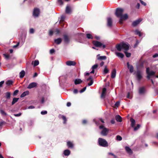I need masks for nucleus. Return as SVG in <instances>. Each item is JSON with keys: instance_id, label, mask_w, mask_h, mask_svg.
Wrapping results in <instances>:
<instances>
[{"instance_id": "obj_1", "label": "nucleus", "mask_w": 158, "mask_h": 158, "mask_svg": "<svg viewBox=\"0 0 158 158\" xmlns=\"http://www.w3.org/2000/svg\"><path fill=\"white\" fill-rule=\"evenodd\" d=\"M124 11L123 9L121 8H117L116 10L115 14L116 16L120 18L119 22L120 24L123 23L124 21L127 19L128 18V16L127 14H123Z\"/></svg>"}, {"instance_id": "obj_2", "label": "nucleus", "mask_w": 158, "mask_h": 158, "mask_svg": "<svg viewBox=\"0 0 158 158\" xmlns=\"http://www.w3.org/2000/svg\"><path fill=\"white\" fill-rule=\"evenodd\" d=\"M115 48L117 50L120 51L122 49L127 51L129 49V45L128 44L124 43L123 42L117 44L116 45Z\"/></svg>"}, {"instance_id": "obj_3", "label": "nucleus", "mask_w": 158, "mask_h": 158, "mask_svg": "<svg viewBox=\"0 0 158 158\" xmlns=\"http://www.w3.org/2000/svg\"><path fill=\"white\" fill-rule=\"evenodd\" d=\"M98 145L101 147H106L108 146V142L106 139L99 138L98 140Z\"/></svg>"}, {"instance_id": "obj_4", "label": "nucleus", "mask_w": 158, "mask_h": 158, "mask_svg": "<svg viewBox=\"0 0 158 158\" xmlns=\"http://www.w3.org/2000/svg\"><path fill=\"white\" fill-rule=\"evenodd\" d=\"M92 43L96 47L102 48H104L106 47L105 45L103 44L102 43L98 41L93 40L92 41Z\"/></svg>"}, {"instance_id": "obj_5", "label": "nucleus", "mask_w": 158, "mask_h": 158, "mask_svg": "<svg viewBox=\"0 0 158 158\" xmlns=\"http://www.w3.org/2000/svg\"><path fill=\"white\" fill-rule=\"evenodd\" d=\"M146 72L147 74V78L148 79H150L151 76H155V72L152 71L150 72V69L149 67H147L146 68Z\"/></svg>"}, {"instance_id": "obj_6", "label": "nucleus", "mask_w": 158, "mask_h": 158, "mask_svg": "<svg viewBox=\"0 0 158 158\" xmlns=\"http://www.w3.org/2000/svg\"><path fill=\"white\" fill-rule=\"evenodd\" d=\"M65 18V17L64 15H61L59 21V23L60 24L59 26L63 28H65L66 27V25L64 23Z\"/></svg>"}, {"instance_id": "obj_7", "label": "nucleus", "mask_w": 158, "mask_h": 158, "mask_svg": "<svg viewBox=\"0 0 158 158\" xmlns=\"http://www.w3.org/2000/svg\"><path fill=\"white\" fill-rule=\"evenodd\" d=\"M136 75V78L138 81H140L142 78V76L141 75V72L139 70H137Z\"/></svg>"}, {"instance_id": "obj_8", "label": "nucleus", "mask_w": 158, "mask_h": 158, "mask_svg": "<svg viewBox=\"0 0 158 158\" xmlns=\"http://www.w3.org/2000/svg\"><path fill=\"white\" fill-rule=\"evenodd\" d=\"M109 130L108 129L104 128L101 131V134L103 136H106L109 132Z\"/></svg>"}, {"instance_id": "obj_9", "label": "nucleus", "mask_w": 158, "mask_h": 158, "mask_svg": "<svg viewBox=\"0 0 158 158\" xmlns=\"http://www.w3.org/2000/svg\"><path fill=\"white\" fill-rule=\"evenodd\" d=\"M40 14V10L38 9H34L33 12V16L35 17H36L38 16Z\"/></svg>"}, {"instance_id": "obj_10", "label": "nucleus", "mask_w": 158, "mask_h": 158, "mask_svg": "<svg viewBox=\"0 0 158 158\" xmlns=\"http://www.w3.org/2000/svg\"><path fill=\"white\" fill-rule=\"evenodd\" d=\"M146 91L145 88L144 87H142L139 89V92L140 94H144Z\"/></svg>"}, {"instance_id": "obj_11", "label": "nucleus", "mask_w": 158, "mask_h": 158, "mask_svg": "<svg viewBox=\"0 0 158 158\" xmlns=\"http://www.w3.org/2000/svg\"><path fill=\"white\" fill-rule=\"evenodd\" d=\"M37 84L35 82H32L27 87V88L31 89L34 87H36Z\"/></svg>"}, {"instance_id": "obj_12", "label": "nucleus", "mask_w": 158, "mask_h": 158, "mask_svg": "<svg viewBox=\"0 0 158 158\" xmlns=\"http://www.w3.org/2000/svg\"><path fill=\"white\" fill-rule=\"evenodd\" d=\"M66 64L68 66H74L76 64V63L74 61L69 60L66 62Z\"/></svg>"}, {"instance_id": "obj_13", "label": "nucleus", "mask_w": 158, "mask_h": 158, "mask_svg": "<svg viewBox=\"0 0 158 158\" xmlns=\"http://www.w3.org/2000/svg\"><path fill=\"white\" fill-rule=\"evenodd\" d=\"M127 65L128 69H129L130 72L131 73H132L134 71L133 66L132 65L129 64L128 62L127 63Z\"/></svg>"}, {"instance_id": "obj_14", "label": "nucleus", "mask_w": 158, "mask_h": 158, "mask_svg": "<svg viewBox=\"0 0 158 158\" xmlns=\"http://www.w3.org/2000/svg\"><path fill=\"white\" fill-rule=\"evenodd\" d=\"M100 54H98L97 56V58L98 60H105L106 59V56H100Z\"/></svg>"}, {"instance_id": "obj_15", "label": "nucleus", "mask_w": 158, "mask_h": 158, "mask_svg": "<svg viewBox=\"0 0 158 158\" xmlns=\"http://www.w3.org/2000/svg\"><path fill=\"white\" fill-rule=\"evenodd\" d=\"M67 145L69 148H73L74 147L73 143L70 141H68L67 142Z\"/></svg>"}, {"instance_id": "obj_16", "label": "nucleus", "mask_w": 158, "mask_h": 158, "mask_svg": "<svg viewBox=\"0 0 158 158\" xmlns=\"http://www.w3.org/2000/svg\"><path fill=\"white\" fill-rule=\"evenodd\" d=\"M142 21L141 19H139L133 22L132 23V25L133 26H136L138 24Z\"/></svg>"}, {"instance_id": "obj_17", "label": "nucleus", "mask_w": 158, "mask_h": 158, "mask_svg": "<svg viewBox=\"0 0 158 158\" xmlns=\"http://www.w3.org/2000/svg\"><path fill=\"white\" fill-rule=\"evenodd\" d=\"M89 80H90V82L89 83H88V85L89 86H91L93 83V81L92 76H90L89 78L86 80L87 81H88Z\"/></svg>"}, {"instance_id": "obj_18", "label": "nucleus", "mask_w": 158, "mask_h": 158, "mask_svg": "<svg viewBox=\"0 0 158 158\" xmlns=\"http://www.w3.org/2000/svg\"><path fill=\"white\" fill-rule=\"evenodd\" d=\"M125 149L127 152L130 155H131L133 153L131 149L128 147L126 146L125 147Z\"/></svg>"}, {"instance_id": "obj_19", "label": "nucleus", "mask_w": 158, "mask_h": 158, "mask_svg": "<svg viewBox=\"0 0 158 158\" xmlns=\"http://www.w3.org/2000/svg\"><path fill=\"white\" fill-rule=\"evenodd\" d=\"M65 43H68L69 41V39L68 35L66 34L63 35Z\"/></svg>"}, {"instance_id": "obj_20", "label": "nucleus", "mask_w": 158, "mask_h": 158, "mask_svg": "<svg viewBox=\"0 0 158 158\" xmlns=\"http://www.w3.org/2000/svg\"><path fill=\"white\" fill-rule=\"evenodd\" d=\"M116 69H114L112 72L111 74V78H114L116 76Z\"/></svg>"}, {"instance_id": "obj_21", "label": "nucleus", "mask_w": 158, "mask_h": 158, "mask_svg": "<svg viewBox=\"0 0 158 158\" xmlns=\"http://www.w3.org/2000/svg\"><path fill=\"white\" fill-rule=\"evenodd\" d=\"M107 25L108 26L110 27L112 26V19L110 18H108L107 19Z\"/></svg>"}, {"instance_id": "obj_22", "label": "nucleus", "mask_w": 158, "mask_h": 158, "mask_svg": "<svg viewBox=\"0 0 158 158\" xmlns=\"http://www.w3.org/2000/svg\"><path fill=\"white\" fill-rule=\"evenodd\" d=\"M106 89L105 88L103 89L101 96L102 98H105L106 94Z\"/></svg>"}, {"instance_id": "obj_23", "label": "nucleus", "mask_w": 158, "mask_h": 158, "mask_svg": "<svg viewBox=\"0 0 158 158\" xmlns=\"http://www.w3.org/2000/svg\"><path fill=\"white\" fill-rule=\"evenodd\" d=\"M11 96V93L9 92H7L5 93V97L6 98L9 99L10 98Z\"/></svg>"}, {"instance_id": "obj_24", "label": "nucleus", "mask_w": 158, "mask_h": 158, "mask_svg": "<svg viewBox=\"0 0 158 158\" xmlns=\"http://www.w3.org/2000/svg\"><path fill=\"white\" fill-rule=\"evenodd\" d=\"M82 82V81L80 79H76L74 81L75 85H77L81 84Z\"/></svg>"}, {"instance_id": "obj_25", "label": "nucleus", "mask_w": 158, "mask_h": 158, "mask_svg": "<svg viewBox=\"0 0 158 158\" xmlns=\"http://www.w3.org/2000/svg\"><path fill=\"white\" fill-rule=\"evenodd\" d=\"M115 118L117 122H121L122 121V117L119 115H116Z\"/></svg>"}, {"instance_id": "obj_26", "label": "nucleus", "mask_w": 158, "mask_h": 158, "mask_svg": "<svg viewBox=\"0 0 158 158\" xmlns=\"http://www.w3.org/2000/svg\"><path fill=\"white\" fill-rule=\"evenodd\" d=\"M29 92L28 91H26L23 92L20 95L21 98H23L29 94Z\"/></svg>"}, {"instance_id": "obj_27", "label": "nucleus", "mask_w": 158, "mask_h": 158, "mask_svg": "<svg viewBox=\"0 0 158 158\" xmlns=\"http://www.w3.org/2000/svg\"><path fill=\"white\" fill-rule=\"evenodd\" d=\"M64 154L65 156H68L70 154V151L68 149H66L64 151Z\"/></svg>"}, {"instance_id": "obj_28", "label": "nucleus", "mask_w": 158, "mask_h": 158, "mask_svg": "<svg viewBox=\"0 0 158 158\" xmlns=\"http://www.w3.org/2000/svg\"><path fill=\"white\" fill-rule=\"evenodd\" d=\"M62 42V39L60 38H58L54 40V42L57 44H59Z\"/></svg>"}, {"instance_id": "obj_29", "label": "nucleus", "mask_w": 158, "mask_h": 158, "mask_svg": "<svg viewBox=\"0 0 158 158\" xmlns=\"http://www.w3.org/2000/svg\"><path fill=\"white\" fill-rule=\"evenodd\" d=\"M130 121L131 122V127H134L135 123V120L132 118H131L130 119Z\"/></svg>"}, {"instance_id": "obj_30", "label": "nucleus", "mask_w": 158, "mask_h": 158, "mask_svg": "<svg viewBox=\"0 0 158 158\" xmlns=\"http://www.w3.org/2000/svg\"><path fill=\"white\" fill-rule=\"evenodd\" d=\"M65 11L67 14H70L71 12V8L69 6H67L66 8Z\"/></svg>"}, {"instance_id": "obj_31", "label": "nucleus", "mask_w": 158, "mask_h": 158, "mask_svg": "<svg viewBox=\"0 0 158 158\" xmlns=\"http://www.w3.org/2000/svg\"><path fill=\"white\" fill-rule=\"evenodd\" d=\"M25 72L24 70H23L19 73V77L20 78H23L25 76Z\"/></svg>"}, {"instance_id": "obj_32", "label": "nucleus", "mask_w": 158, "mask_h": 158, "mask_svg": "<svg viewBox=\"0 0 158 158\" xmlns=\"http://www.w3.org/2000/svg\"><path fill=\"white\" fill-rule=\"evenodd\" d=\"M19 99V98H14L11 102L12 105H14L16 102H17Z\"/></svg>"}, {"instance_id": "obj_33", "label": "nucleus", "mask_w": 158, "mask_h": 158, "mask_svg": "<svg viewBox=\"0 0 158 158\" xmlns=\"http://www.w3.org/2000/svg\"><path fill=\"white\" fill-rule=\"evenodd\" d=\"M134 32L135 34L138 35L139 36H141L142 35V33L139 30H135Z\"/></svg>"}, {"instance_id": "obj_34", "label": "nucleus", "mask_w": 158, "mask_h": 158, "mask_svg": "<svg viewBox=\"0 0 158 158\" xmlns=\"http://www.w3.org/2000/svg\"><path fill=\"white\" fill-rule=\"evenodd\" d=\"M13 83V82L11 80H8L6 82V85L8 86H10L12 85Z\"/></svg>"}, {"instance_id": "obj_35", "label": "nucleus", "mask_w": 158, "mask_h": 158, "mask_svg": "<svg viewBox=\"0 0 158 158\" xmlns=\"http://www.w3.org/2000/svg\"><path fill=\"white\" fill-rule=\"evenodd\" d=\"M116 54L117 56L121 58H123L124 56V55L123 53H121L117 52L116 53Z\"/></svg>"}, {"instance_id": "obj_36", "label": "nucleus", "mask_w": 158, "mask_h": 158, "mask_svg": "<svg viewBox=\"0 0 158 158\" xmlns=\"http://www.w3.org/2000/svg\"><path fill=\"white\" fill-rule=\"evenodd\" d=\"M109 70L107 68L106 66H105L103 70L104 73L105 74H107L109 72Z\"/></svg>"}, {"instance_id": "obj_37", "label": "nucleus", "mask_w": 158, "mask_h": 158, "mask_svg": "<svg viewBox=\"0 0 158 158\" xmlns=\"http://www.w3.org/2000/svg\"><path fill=\"white\" fill-rule=\"evenodd\" d=\"M86 37L87 38L89 39H93V36L91 34L89 33H88L86 35Z\"/></svg>"}, {"instance_id": "obj_38", "label": "nucleus", "mask_w": 158, "mask_h": 158, "mask_svg": "<svg viewBox=\"0 0 158 158\" xmlns=\"http://www.w3.org/2000/svg\"><path fill=\"white\" fill-rule=\"evenodd\" d=\"M61 118L63 120H64V123H66L67 121V119L65 116L62 115L61 116Z\"/></svg>"}, {"instance_id": "obj_39", "label": "nucleus", "mask_w": 158, "mask_h": 158, "mask_svg": "<svg viewBox=\"0 0 158 158\" xmlns=\"http://www.w3.org/2000/svg\"><path fill=\"white\" fill-rule=\"evenodd\" d=\"M0 112L2 115H4L5 116L7 115V114L3 110H0Z\"/></svg>"}, {"instance_id": "obj_40", "label": "nucleus", "mask_w": 158, "mask_h": 158, "mask_svg": "<svg viewBox=\"0 0 158 158\" xmlns=\"http://www.w3.org/2000/svg\"><path fill=\"white\" fill-rule=\"evenodd\" d=\"M39 64V61L38 60H35L34 63V66H36Z\"/></svg>"}, {"instance_id": "obj_41", "label": "nucleus", "mask_w": 158, "mask_h": 158, "mask_svg": "<svg viewBox=\"0 0 158 158\" xmlns=\"http://www.w3.org/2000/svg\"><path fill=\"white\" fill-rule=\"evenodd\" d=\"M4 56L6 59H8L10 58V55L9 54H3Z\"/></svg>"}, {"instance_id": "obj_42", "label": "nucleus", "mask_w": 158, "mask_h": 158, "mask_svg": "<svg viewBox=\"0 0 158 158\" xmlns=\"http://www.w3.org/2000/svg\"><path fill=\"white\" fill-rule=\"evenodd\" d=\"M140 126V125L139 124H138L136 127H134V131H136L138 130Z\"/></svg>"}, {"instance_id": "obj_43", "label": "nucleus", "mask_w": 158, "mask_h": 158, "mask_svg": "<svg viewBox=\"0 0 158 158\" xmlns=\"http://www.w3.org/2000/svg\"><path fill=\"white\" fill-rule=\"evenodd\" d=\"M125 54L126 56L127 57H130L131 56V53L129 52H125Z\"/></svg>"}, {"instance_id": "obj_44", "label": "nucleus", "mask_w": 158, "mask_h": 158, "mask_svg": "<svg viewBox=\"0 0 158 158\" xmlns=\"http://www.w3.org/2000/svg\"><path fill=\"white\" fill-rule=\"evenodd\" d=\"M19 92V90H15L13 92V95L14 96H15L17 95V94Z\"/></svg>"}, {"instance_id": "obj_45", "label": "nucleus", "mask_w": 158, "mask_h": 158, "mask_svg": "<svg viewBox=\"0 0 158 158\" xmlns=\"http://www.w3.org/2000/svg\"><path fill=\"white\" fill-rule=\"evenodd\" d=\"M60 33V30H54V34L58 35Z\"/></svg>"}, {"instance_id": "obj_46", "label": "nucleus", "mask_w": 158, "mask_h": 158, "mask_svg": "<svg viewBox=\"0 0 158 158\" xmlns=\"http://www.w3.org/2000/svg\"><path fill=\"white\" fill-rule=\"evenodd\" d=\"M143 62H141L140 63L139 65V67L140 68H143Z\"/></svg>"}, {"instance_id": "obj_47", "label": "nucleus", "mask_w": 158, "mask_h": 158, "mask_svg": "<svg viewBox=\"0 0 158 158\" xmlns=\"http://www.w3.org/2000/svg\"><path fill=\"white\" fill-rule=\"evenodd\" d=\"M117 140L119 141H121L122 140V137L119 135L116 136Z\"/></svg>"}, {"instance_id": "obj_48", "label": "nucleus", "mask_w": 158, "mask_h": 158, "mask_svg": "<svg viewBox=\"0 0 158 158\" xmlns=\"http://www.w3.org/2000/svg\"><path fill=\"white\" fill-rule=\"evenodd\" d=\"M98 66V64H96L94 65L92 68V69H95L97 68V67Z\"/></svg>"}, {"instance_id": "obj_49", "label": "nucleus", "mask_w": 158, "mask_h": 158, "mask_svg": "<svg viewBox=\"0 0 158 158\" xmlns=\"http://www.w3.org/2000/svg\"><path fill=\"white\" fill-rule=\"evenodd\" d=\"M57 2L60 5H62L63 4L62 0H57Z\"/></svg>"}, {"instance_id": "obj_50", "label": "nucleus", "mask_w": 158, "mask_h": 158, "mask_svg": "<svg viewBox=\"0 0 158 158\" xmlns=\"http://www.w3.org/2000/svg\"><path fill=\"white\" fill-rule=\"evenodd\" d=\"M139 43V41L138 40H136V42L135 44L134 45V47L136 48V47H137Z\"/></svg>"}, {"instance_id": "obj_51", "label": "nucleus", "mask_w": 158, "mask_h": 158, "mask_svg": "<svg viewBox=\"0 0 158 158\" xmlns=\"http://www.w3.org/2000/svg\"><path fill=\"white\" fill-rule=\"evenodd\" d=\"M54 30H50L49 34L50 36H52L54 34Z\"/></svg>"}, {"instance_id": "obj_52", "label": "nucleus", "mask_w": 158, "mask_h": 158, "mask_svg": "<svg viewBox=\"0 0 158 158\" xmlns=\"http://www.w3.org/2000/svg\"><path fill=\"white\" fill-rule=\"evenodd\" d=\"M86 89V87H85L84 88H83L81 90H80V93H82Z\"/></svg>"}, {"instance_id": "obj_53", "label": "nucleus", "mask_w": 158, "mask_h": 158, "mask_svg": "<svg viewBox=\"0 0 158 158\" xmlns=\"http://www.w3.org/2000/svg\"><path fill=\"white\" fill-rule=\"evenodd\" d=\"M108 154L109 155H111V156H114V158H117V156H116L114 155L113 153L111 152H109L108 153Z\"/></svg>"}, {"instance_id": "obj_54", "label": "nucleus", "mask_w": 158, "mask_h": 158, "mask_svg": "<svg viewBox=\"0 0 158 158\" xmlns=\"http://www.w3.org/2000/svg\"><path fill=\"white\" fill-rule=\"evenodd\" d=\"M139 0L141 4H142V5H144V6L146 5V3L144 2L143 1H142V0Z\"/></svg>"}, {"instance_id": "obj_55", "label": "nucleus", "mask_w": 158, "mask_h": 158, "mask_svg": "<svg viewBox=\"0 0 158 158\" xmlns=\"http://www.w3.org/2000/svg\"><path fill=\"white\" fill-rule=\"evenodd\" d=\"M55 52V51L54 49H51L50 51V53L51 54H52L54 53Z\"/></svg>"}, {"instance_id": "obj_56", "label": "nucleus", "mask_w": 158, "mask_h": 158, "mask_svg": "<svg viewBox=\"0 0 158 158\" xmlns=\"http://www.w3.org/2000/svg\"><path fill=\"white\" fill-rule=\"evenodd\" d=\"M19 42L17 43V44L16 45H14L13 46V48H16L17 47L19 46Z\"/></svg>"}, {"instance_id": "obj_57", "label": "nucleus", "mask_w": 158, "mask_h": 158, "mask_svg": "<svg viewBox=\"0 0 158 158\" xmlns=\"http://www.w3.org/2000/svg\"><path fill=\"white\" fill-rule=\"evenodd\" d=\"M120 103L119 102L117 101L115 104V106L116 107H118Z\"/></svg>"}, {"instance_id": "obj_58", "label": "nucleus", "mask_w": 158, "mask_h": 158, "mask_svg": "<svg viewBox=\"0 0 158 158\" xmlns=\"http://www.w3.org/2000/svg\"><path fill=\"white\" fill-rule=\"evenodd\" d=\"M47 113V111H42L41 112V114L43 115L46 114Z\"/></svg>"}, {"instance_id": "obj_59", "label": "nucleus", "mask_w": 158, "mask_h": 158, "mask_svg": "<svg viewBox=\"0 0 158 158\" xmlns=\"http://www.w3.org/2000/svg\"><path fill=\"white\" fill-rule=\"evenodd\" d=\"M4 81H2L0 82V87H2V86L3 84L4 83Z\"/></svg>"}, {"instance_id": "obj_60", "label": "nucleus", "mask_w": 158, "mask_h": 158, "mask_svg": "<svg viewBox=\"0 0 158 158\" xmlns=\"http://www.w3.org/2000/svg\"><path fill=\"white\" fill-rule=\"evenodd\" d=\"M78 92V91L77 89H74L73 92L75 94H77Z\"/></svg>"}, {"instance_id": "obj_61", "label": "nucleus", "mask_w": 158, "mask_h": 158, "mask_svg": "<svg viewBox=\"0 0 158 158\" xmlns=\"http://www.w3.org/2000/svg\"><path fill=\"white\" fill-rule=\"evenodd\" d=\"M110 122L111 123H112V124H114L115 123V120L114 119H112V120H111Z\"/></svg>"}, {"instance_id": "obj_62", "label": "nucleus", "mask_w": 158, "mask_h": 158, "mask_svg": "<svg viewBox=\"0 0 158 158\" xmlns=\"http://www.w3.org/2000/svg\"><path fill=\"white\" fill-rule=\"evenodd\" d=\"M22 114L21 113H20L18 114H15L14 115L16 117H18L20 116Z\"/></svg>"}, {"instance_id": "obj_63", "label": "nucleus", "mask_w": 158, "mask_h": 158, "mask_svg": "<svg viewBox=\"0 0 158 158\" xmlns=\"http://www.w3.org/2000/svg\"><path fill=\"white\" fill-rule=\"evenodd\" d=\"M99 128L100 129H103L104 128H106L104 127L103 125H100V126Z\"/></svg>"}, {"instance_id": "obj_64", "label": "nucleus", "mask_w": 158, "mask_h": 158, "mask_svg": "<svg viewBox=\"0 0 158 158\" xmlns=\"http://www.w3.org/2000/svg\"><path fill=\"white\" fill-rule=\"evenodd\" d=\"M152 57L153 58H156L157 57H158V54L157 53H156V54H155L154 55L152 56Z\"/></svg>"}]
</instances>
